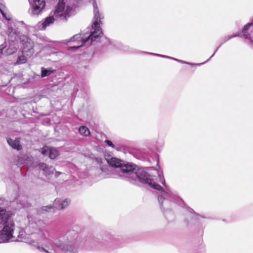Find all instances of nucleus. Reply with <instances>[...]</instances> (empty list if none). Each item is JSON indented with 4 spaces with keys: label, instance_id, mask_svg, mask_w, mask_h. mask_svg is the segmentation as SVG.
<instances>
[{
    "label": "nucleus",
    "instance_id": "bb28decb",
    "mask_svg": "<svg viewBox=\"0 0 253 253\" xmlns=\"http://www.w3.org/2000/svg\"><path fill=\"white\" fill-rule=\"evenodd\" d=\"M20 204L23 208H27L30 206V204L27 202H20Z\"/></svg>",
    "mask_w": 253,
    "mask_h": 253
},
{
    "label": "nucleus",
    "instance_id": "393cba45",
    "mask_svg": "<svg viewBox=\"0 0 253 253\" xmlns=\"http://www.w3.org/2000/svg\"><path fill=\"white\" fill-rule=\"evenodd\" d=\"M252 24V23H249L245 25L243 28L242 32H245L246 31H247Z\"/></svg>",
    "mask_w": 253,
    "mask_h": 253
},
{
    "label": "nucleus",
    "instance_id": "1a4fd4ad",
    "mask_svg": "<svg viewBox=\"0 0 253 253\" xmlns=\"http://www.w3.org/2000/svg\"><path fill=\"white\" fill-rule=\"evenodd\" d=\"M39 167L41 170H42L43 174L48 179L50 178L54 173V169L52 167L47 166L46 164L40 163Z\"/></svg>",
    "mask_w": 253,
    "mask_h": 253
},
{
    "label": "nucleus",
    "instance_id": "5701e85b",
    "mask_svg": "<svg viewBox=\"0 0 253 253\" xmlns=\"http://www.w3.org/2000/svg\"><path fill=\"white\" fill-rule=\"evenodd\" d=\"M38 243L35 246V247H37V248L40 251H43L46 253H51V252H49L47 250H46L45 248H44L43 247H42V246H38Z\"/></svg>",
    "mask_w": 253,
    "mask_h": 253
},
{
    "label": "nucleus",
    "instance_id": "ddd939ff",
    "mask_svg": "<svg viewBox=\"0 0 253 253\" xmlns=\"http://www.w3.org/2000/svg\"><path fill=\"white\" fill-rule=\"evenodd\" d=\"M18 42H9V46L5 50V54L11 55L15 53L17 50Z\"/></svg>",
    "mask_w": 253,
    "mask_h": 253
},
{
    "label": "nucleus",
    "instance_id": "f03ea898",
    "mask_svg": "<svg viewBox=\"0 0 253 253\" xmlns=\"http://www.w3.org/2000/svg\"><path fill=\"white\" fill-rule=\"evenodd\" d=\"M86 236L74 228L60 233L52 240V246L69 253H78L82 250L86 241Z\"/></svg>",
    "mask_w": 253,
    "mask_h": 253
},
{
    "label": "nucleus",
    "instance_id": "f8f14e48",
    "mask_svg": "<svg viewBox=\"0 0 253 253\" xmlns=\"http://www.w3.org/2000/svg\"><path fill=\"white\" fill-rule=\"evenodd\" d=\"M241 36V34L240 33H238L236 34H235V35H231V36H228L227 37H225L224 39H223V42L220 43V44L219 45V46L217 48V49L215 50V51H214V52L213 53V54L205 62H203V63H199V64H192L191 63V66H193V65H198V66H200L201 65H203L205 63H206V62H207L208 61H209L212 57H213L214 56V55L215 54V53H216V52L217 51L218 49L219 48V47L224 42H226L227 41H228V40H230L231 39L233 38H234V37H240Z\"/></svg>",
    "mask_w": 253,
    "mask_h": 253
},
{
    "label": "nucleus",
    "instance_id": "6e6552de",
    "mask_svg": "<svg viewBox=\"0 0 253 253\" xmlns=\"http://www.w3.org/2000/svg\"><path fill=\"white\" fill-rule=\"evenodd\" d=\"M21 39V42L23 45V51L27 52L31 55L34 52V44L31 40L26 36H23Z\"/></svg>",
    "mask_w": 253,
    "mask_h": 253
},
{
    "label": "nucleus",
    "instance_id": "a878e982",
    "mask_svg": "<svg viewBox=\"0 0 253 253\" xmlns=\"http://www.w3.org/2000/svg\"><path fill=\"white\" fill-rule=\"evenodd\" d=\"M105 142L110 147H112V148H115V145H114V144L112 143V142L109 140H106L105 141Z\"/></svg>",
    "mask_w": 253,
    "mask_h": 253
},
{
    "label": "nucleus",
    "instance_id": "f257e3e1",
    "mask_svg": "<svg viewBox=\"0 0 253 253\" xmlns=\"http://www.w3.org/2000/svg\"><path fill=\"white\" fill-rule=\"evenodd\" d=\"M107 162L108 165L115 168L114 170L118 173L119 177L125 179L132 183H135L138 180L142 184L161 191V195L159 196L158 200L161 209L166 208V206L169 203V201L172 200V192L169 187L166 184L163 175L159 174L160 182L166 187L167 191L164 190L161 185L156 183L143 168L136 169L135 165L129 163L125 164L120 159L114 157L107 160Z\"/></svg>",
    "mask_w": 253,
    "mask_h": 253
},
{
    "label": "nucleus",
    "instance_id": "39448f33",
    "mask_svg": "<svg viewBox=\"0 0 253 253\" xmlns=\"http://www.w3.org/2000/svg\"><path fill=\"white\" fill-rule=\"evenodd\" d=\"M11 212L6 210L0 208V224L2 228L0 230V239L2 242H8L13 238L15 224L10 220Z\"/></svg>",
    "mask_w": 253,
    "mask_h": 253
},
{
    "label": "nucleus",
    "instance_id": "423d86ee",
    "mask_svg": "<svg viewBox=\"0 0 253 253\" xmlns=\"http://www.w3.org/2000/svg\"><path fill=\"white\" fill-rule=\"evenodd\" d=\"M72 9L67 6L65 8V3L64 0H59L52 16H49L45 18L42 23V28L45 29L47 26L53 23L55 20L66 21L69 17V14Z\"/></svg>",
    "mask_w": 253,
    "mask_h": 253
},
{
    "label": "nucleus",
    "instance_id": "4468645a",
    "mask_svg": "<svg viewBox=\"0 0 253 253\" xmlns=\"http://www.w3.org/2000/svg\"><path fill=\"white\" fill-rule=\"evenodd\" d=\"M8 37L9 42H18L16 30L12 27H8Z\"/></svg>",
    "mask_w": 253,
    "mask_h": 253
},
{
    "label": "nucleus",
    "instance_id": "9b49d317",
    "mask_svg": "<svg viewBox=\"0 0 253 253\" xmlns=\"http://www.w3.org/2000/svg\"><path fill=\"white\" fill-rule=\"evenodd\" d=\"M70 202L71 201L69 199H66L62 201H60L59 199H56L53 204L56 208L63 210L70 205Z\"/></svg>",
    "mask_w": 253,
    "mask_h": 253
},
{
    "label": "nucleus",
    "instance_id": "b1692460",
    "mask_svg": "<svg viewBox=\"0 0 253 253\" xmlns=\"http://www.w3.org/2000/svg\"><path fill=\"white\" fill-rule=\"evenodd\" d=\"M243 36L245 39H248L251 41H253L252 39L253 38V36H251L250 34L245 33L243 35Z\"/></svg>",
    "mask_w": 253,
    "mask_h": 253
},
{
    "label": "nucleus",
    "instance_id": "412c9836",
    "mask_svg": "<svg viewBox=\"0 0 253 253\" xmlns=\"http://www.w3.org/2000/svg\"><path fill=\"white\" fill-rule=\"evenodd\" d=\"M54 207H55L54 205L53 206L49 205V206H43L42 207V210L43 211L49 212V211H53L54 209Z\"/></svg>",
    "mask_w": 253,
    "mask_h": 253
},
{
    "label": "nucleus",
    "instance_id": "a211bd4d",
    "mask_svg": "<svg viewBox=\"0 0 253 253\" xmlns=\"http://www.w3.org/2000/svg\"><path fill=\"white\" fill-rule=\"evenodd\" d=\"M191 220L192 221H195L196 220H200L201 219L205 218L204 216H202L197 213H196L192 209H191Z\"/></svg>",
    "mask_w": 253,
    "mask_h": 253
},
{
    "label": "nucleus",
    "instance_id": "7ed1b4c3",
    "mask_svg": "<svg viewBox=\"0 0 253 253\" xmlns=\"http://www.w3.org/2000/svg\"><path fill=\"white\" fill-rule=\"evenodd\" d=\"M93 7L94 16L91 27H88L87 31L83 34L82 37H81L80 34H77L72 38L71 41L73 40H80L82 44L77 46H71L70 47L71 49H76L84 45L91 44L93 42L97 41L100 37V35L102 34L100 24L102 23L101 20L104 17L99 13L95 0H93Z\"/></svg>",
    "mask_w": 253,
    "mask_h": 253
},
{
    "label": "nucleus",
    "instance_id": "6ab92c4d",
    "mask_svg": "<svg viewBox=\"0 0 253 253\" xmlns=\"http://www.w3.org/2000/svg\"><path fill=\"white\" fill-rule=\"evenodd\" d=\"M4 9H5V6L0 2V12L1 14H2V16L3 18H4L5 19L7 20H10V19L9 18H7L6 16V14L4 12Z\"/></svg>",
    "mask_w": 253,
    "mask_h": 253
},
{
    "label": "nucleus",
    "instance_id": "aec40b11",
    "mask_svg": "<svg viewBox=\"0 0 253 253\" xmlns=\"http://www.w3.org/2000/svg\"><path fill=\"white\" fill-rule=\"evenodd\" d=\"M27 59L25 56L22 55L18 57V59L16 61L17 64H21L26 63Z\"/></svg>",
    "mask_w": 253,
    "mask_h": 253
},
{
    "label": "nucleus",
    "instance_id": "f3484780",
    "mask_svg": "<svg viewBox=\"0 0 253 253\" xmlns=\"http://www.w3.org/2000/svg\"><path fill=\"white\" fill-rule=\"evenodd\" d=\"M79 131L81 135L84 136H88L90 135V132L89 129L85 126H81L79 128Z\"/></svg>",
    "mask_w": 253,
    "mask_h": 253
},
{
    "label": "nucleus",
    "instance_id": "20e7f679",
    "mask_svg": "<svg viewBox=\"0 0 253 253\" xmlns=\"http://www.w3.org/2000/svg\"><path fill=\"white\" fill-rule=\"evenodd\" d=\"M29 223L26 227V232L31 235V237L27 243L32 246H36L40 241H46L47 237L45 232H48V230L45 228L46 223L43 220L30 219L28 217Z\"/></svg>",
    "mask_w": 253,
    "mask_h": 253
},
{
    "label": "nucleus",
    "instance_id": "9d476101",
    "mask_svg": "<svg viewBox=\"0 0 253 253\" xmlns=\"http://www.w3.org/2000/svg\"><path fill=\"white\" fill-rule=\"evenodd\" d=\"M42 153L43 155H48L51 159H55L58 155V152L56 149L46 147L42 148Z\"/></svg>",
    "mask_w": 253,
    "mask_h": 253
},
{
    "label": "nucleus",
    "instance_id": "4be33fe9",
    "mask_svg": "<svg viewBox=\"0 0 253 253\" xmlns=\"http://www.w3.org/2000/svg\"><path fill=\"white\" fill-rule=\"evenodd\" d=\"M162 57L165 58H168V59H172V60H174L178 61V62H181V63L190 64V63H189V62H185V61H183L182 60H179V59H176V58H174L173 57H170V56H167V55H163Z\"/></svg>",
    "mask_w": 253,
    "mask_h": 253
},
{
    "label": "nucleus",
    "instance_id": "dca6fc26",
    "mask_svg": "<svg viewBox=\"0 0 253 253\" xmlns=\"http://www.w3.org/2000/svg\"><path fill=\"white\" fill-rule=\"evenodd\" d=\"M56 72V70L52 69V68H45L44 67L41 68V77L44 78L49 76L52 73Z\"/></svg>",
    "mask_w": 253,
    "mask_h": 253
},
{
    "label": "nucleus",
    "instance_id": "cd10ccee",
    "mask_svg": "<svg viewBox=\"0 0 253 253\" xmlns=\"http://www.w3.org/2000/svg\"><path fill=\"white\" fill-rule=\"evenodd\" d=\"M5 48V46H2L1 48H0V55L4 54L5 53H3V50Z\"/></svg>",
    "mask_w": 253,
    "mask_h": 253
},
{
    "label": "nucleus",
    "instance_id": "c85d7f7f",
    "mask_svg": "<svg viewBox=\"0 0 253 253\" xmlns=\"http://www.w3.org/2000/svg\"><path fill=\"white\" fill-rule=\"evenodd\" d=\"M148 53L150 54H153L154 55H156L157 56L161 57H162V56H163V55H162V54H157V53Z\"/></svg>",
    "mask_w": 253,
    "mask_h": 253
},
{
    "label": "nucleus",
    "instance_id": "c756f323",
    "mask_svg": "<svg viewBox=\"0 0 253 253\" xmlns=\"http://www.w3.org/2000/svg\"><path fill=\"white\" fill-rule=\"evenodd\" d=\"M184 223L186 224V225L188 226L189 224V221L188 219H185L184 221Z\"/></svg>",
    "mask_w": 253,
    "mask_h": 253
},
{
    "label": "nucleus",
    "instance_id": "0eeeda50",
    "mask_svg": "<svg viewBox=\"0 0 253 253\" xmlns=\"http://www.w3.org/2000/svg\"><path fill=\"white\" fill-rule=\"evenodd\" d=\"M31 6V13L33 15L41 14L45 6V0H29Z\"/></svg>",
    "mask_w": 253,
    "mask_h": 253
},
{
    "label": "nucleus",
    "instance_id": "2eb2a0df",
    "mask_svg": "<svg viewBox=\"0 0 253 253\" xmlns=\"http://www.w3.org/2000/svg\"><path fill=\"white\" fill-rule=\"evenodd\" d=\"M7 141L9 146L12 148L17 150H20L22 149L19 138H16L15 140L9 138L7 140Z\"/></svg>",
    "mask_w": 253,
    "mask_h": 253
}]
</instances>
